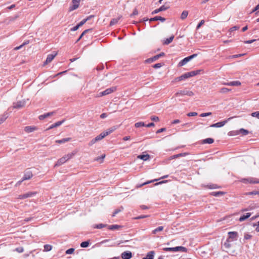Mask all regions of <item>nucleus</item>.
<instances>
[{"label":"nucleus","instance_id":"nucleus-15","mask_svg":"<svg viewBox=\"0 0 259 259\" xmlns=\"http://www.w3.org/2000/svg\"><path fill=\"white\" fill-rule=\"evenodd\" d=\"M25 105V102L24 101H19L16 103H13V108L16 109H20L24 107Z\"/></svg>","mask_w":259,"mask_h":259},{"label":"nucleus","instance_id":"nucleus-50","mask_svg":"<svg viewBox=\"0 0 259 259\" xmlns=\"http://www.w3.org/2000/svg\"><path fill=\"white\" fill-rule=\"evenodd\" d=\"M121 209H115L113 214L112 215V217H115L118 213L120 212L122 210H123V208L122 207H121Z\"/></svg>","mask_w":259,"mask_h":259},{"label":"nucleus","instance_id":"nucleus-39","mask_svg":"<svg viewBox=\"0 0 259 259\" xmlns=\"http://www.w3.org/2000/svg\"><path fill=\"white\" fill-rule=\"evenodd\" d=\"M163 226H159L157 227V228L155 229L152 231V233L153 234H156L157 232L162 231L163 230Z\"/></svg>","mask_w":259,"mask_h":259},{"label":"nucleus","instance_id":"nucleus-64","mask_svg":"<svg viewBox=\"0 0 259 259\" xmlns=\"http://www.w3.org/2000/svg\"><path fill=\"white\" fill-rule=\"evenodd\" d=\"M79 28V25L78 24H77L76 26H75L73 28H71L70 30L72 31H76Z\"/></svg>","mask_w":259,"mask_h":259},{"label":"nucleus","instance_id":"nucleus-2","mask_svg":"<svg viewBox=\"0 0 259 259\" xmlns=\"http://www.w3.org/2000/svg\"><path fill=\"white\" fill-rule=\"evenodd\" d=\"M194 93L192 91L189 90H181L179 91L175 94L176 97H179L180 96H184L187 95L188 96H193L194 95Z\"/></svg>","mask_w":259,"mask_h":259},{"label":"nucleus","instance_id":"nucleus-56","mask_svg":"<svg viewBox=\"0 0 259 259\" xmlns=\"http://www.w3.org/2000/svg\"><path fill=\"white\" fill-rule=\"evenodd\" d=\"M256 194H259V191H253L249 192L246 193V195H256Z\"/></svg>","mask_w":259,"mask_h":259},{"label":"nucleus","instance_id":"nucleus-8","mask_svg":"<svg viewBox=\"0 0 259 259\" xmlns=\"http://www.w3.org/2000/svg\"><path fill=\"white\" fill-rule=\"evenodd\" d=\"M169 7H170L168 5H166V4H165V5L161 6L159 8L154 10L152 12L151 14L154 15V14H157V13H159L160 12L164 11L168 9L169 8Z\"/></svg>","mask_w":259,"mask_h":259},{"label":"nucleus","instance_id":"nucleus-38","mask_svg":"<svg viewBox=\"0 0 259 259\" xmlns=\"http://www.w3.org/2000/svg\"><path fill=\"white\" fill-rule=\"evenodd\" d=\"M174 38V36L172 35V36H171L170 37L168 38H166L164 42V45H168L171 42H172V41L173 40Z\"/></svg>","mask_w":259,"mask_h":259},{"label":"nucleus","instance_id":"nucleus-40","mask_svg":"<svg viewBox=\"0 0 259 259\" xmlns=\"http://www.w3.org/2000/svg\"><path fill=\"white\" fill-rule=\"evenodd\" d=\"M249 183L250 184H258L259 180L253 178H249Z\"/></svg>","mask_w":259,"mask_h":259},{"label":"nucleus","instance_id":"nucleus-25","mask_svg":"<svg viewBox=\"0 0 259 259\" xmlns=\"http://www.w3.org/2000/svg\"><path fill=\"white\" fill-rule=\"evenodd\" d=\"M54 113H55L54 112H51L45 113L44 114L39 115L38 117V118L39 120L44 119L45 118L53 115Z\"/></svg>","mask_w":259,"mask_h":259},{"label":"nucleus","instance_id":"nucleus-5","mask_svg":"<svg viewBox=\"0 0 259 259\" xmlns=\"http://www.w3.org/2000/svg\"><path fill=\"white\" fill-rule=\"evenodd\" d=\"M164 55H165L164 53L161 52L158 55H156L151 58L147 59V60H146L145 62L148 63H151L157 60L159 58L164 56Z\"/></svg>","mask_w":259,"mask_h":259},{"label":"nucleus","instance_id":"nucleus-23","mask_svg":"<svg viewBox=\"0 0 259 259\" xmlns=\"http://www.w3.org/2000/svg\"><path fill=\"white\" fill-rule=\"evenodd\" d=\"M223 84L230 86H239L241 85L239 81H233L229 82L224 83Z\"/></svg>","mask_w":259,"mask_h":259},{"label":"nucleus","instance_id":"nucleus-6","mask_svg":"<svg viewBox=\"0 0 259 259\" xmlns=\"http://www.w3.org/2000/svg\"><path fill=\"white\" fill-rule=\"evenodd\" d=\"M203 70H193L190 72H186L185 74L186 75L187 78H190L193 76H194L195 75H197L198 74H200L201 73V72H203Z\"/></svg>","mask_w":259,"mask_h":259},{"label":"nucleus","instance_id":"nucleus-11","mask_svg":"<svg viewBox=\"0 0 259 259\" xmlns=\"http://www.w3.org/2000/svg\"><path fill=\"white\" fill-rule=\"evenodd\" d=\"M33 177L32 172L31 170L27 169L24 173L22 181L27 180L30 179Z\"/></svg>","mask_w":259,"mask_h":259},{"label":"nucleus","instance_id":"nucleus-31","mask_svg":"<svg viewBox=\"0 0 259 259\" xmlns=\"http://www.w3.org/2000/svg\"><path fill=\"white\" fill-rule=\"evenodd\" d=\"M121 17L122 16H120L117 18L112 19L110 22V25L113 26L117 24Z\"/></svg>","mask_w":259,"mask_h":259},{"label":"nucleus","instance_id":"nucleus-26","mask_svg":"<svg viewBox=\"0 0 259 259\" xmlns=\"http://www.w3.org/2000/svg\"><path fill=\"white\" fill-rule=\"evenodd\" d=\"M64 120H63L62 121H57V122L52 124L48 128L47 130H50L54 127H58L61 125L64 122Z\"/></svg>","mask_w":259,"mask_h":259},{"label":"nucleus","instance_id":"nucleus-20","mask_svg":"<svg viewBox=\"0 0 259 259\" xmlns=\"http://www.w3.org/2000/svg\"><path fill=\"white\" fill-rule=\"evenodd\" d=\"M37 129V128L35 126H27L25 127L24 131L26 133H29L33 132Z\"/></svg>","mask_w":259,"mask_h":259},{"label":"nucleus","instance_id":"nucleus-33","mask_svg":"<svg viewBox=\"0 0 259 259\" xmlns=\"http://www.w3.org/2000/svg\"><path fill=\"white\" fill-rule=\"evenodd\" d=\"M8 117V113H5L4 114L0 115V125L3 123Z\"/></svg>","mask_w":259,"mask_h":259},{"label":"nucleus","instance_id":"nucleus-7","mask_svg":"<svg viewBox=\"0 0 259 259\" xmlns=\"http://www.w3.org/2000/svg\"><path fill=\"white\" fill-rule=\"evenodd\" d=\"M19 17V16L18 14L9 17L4 20V22L6 24L9 25L10 23L14 22Z\"/></svg>","mask_w":259,"mask_h":259},{"label":"nucleus","instance_id":"nucleus-51","mask_svg":"<svg viewBox=\"0 0 259 259\" xmlns=\"http://www.w3.org/2000/svg\"><path fill=\"white\" fill-rule=\"evenodd\" d=\"M164 65L163 63H156L152 66V67L154 68H160Z\"/></svg>","mask_w":259,"mask_h":259},{"label":"nucleus","instance_id":"nucleus-41","mask_svg":"<svg viewBox=\"0 0 259 259\" xmlns=\"http://www.w3.org/2000/svg\"><path fill=\"white\" fill-rule=\"evenodd\" d=\"M188 15V12L187 11H184L181 14V19L182 20L185 19Z\"/></svg>","mask_w":259,"mask_h":259},{"label":"nucleus","instance_id":"nucleus-3","mask_svg":"<svg viewBox=\"0 0 259 259\" xmlns=\"http://www.w3.org/2000/svg\"><path fill=\"white\" fill-rule=\"evenodd\" d=\"M197 56V54H194L191 56H189L185 58L182 60H181L178 64V66L179 67H181L185 65L187 62L190 61L191 59L194 58Z\"/></svg>","mask_w":259,"mask_h":259},{"label":"nucleus","instance_id":"nucleus-10","mask_svg":"<svg viewBox=\"0 0 259 259\" xmlns=\"http://www.w3.org/2000/svg\"><path fill=\"white\" fill-rule=\"evenodd\" d=\"M36 192H28L24 194L20 195L19 198L21 199H24L27 198L35 196L36 194Z\"/></svg>","mask_w":259,"mask_h":259},{"label":"nucleus","instance_id":"nucleus-59","mask_svg":"<svg viewBox=\"0 0 259 259\" xmlns=\"http://www.w3.org/2000/svg\"><path fill=\"white\" fill-rule=\"evenodd\" d=\"M15 250L19 253H22L24 251V248L22 247H19L16 248Z\"/></svg>","mask_w":259,"mask_h":259},{"label":"nucleus","instance_id":"nucleus-18","mask_svg":"<svg viewBox=\"0 0 259 259\" xmlns=\"http://www.w3.org/2000/svg\"><path fill=\"white\" fill-rule=\"evenodd\" d=\"M231 241H232L229 240L227 239V240L224 243V247L226 250H225L224 249H223V251H226L227 252H229L228 250L231 247V246L232 245V244L231 243Z\"/></svg>","mask_w":259,"mask_h":259},{"label":"nucleus","instance_id":"nucleus-9","mask_svg":"<svg viewBox=\"0 0 259 259\" xmlns=\"http://www.w3.org/2000/svg\"><path fill=\"white\" fill-rule=\"evenodd\" d=\"M104 135L103 133H101L99 135L93 139L89 143L90 146H92L93 144L96 143L97 141H99L104 138Z\"/></svg>","mask_w":259,"mask_h":259},{"label":"nucleus","instance_id":"nucleus-42","mask_svg":"<svg viewBox=\"0 0 259 259\" xmlns=\"http://www.w3.org/2000/svg\"><path fill=\"white\" fill-rule=\"evenodd\" d=\"M107 225H106V224H99L95 225L94 226V228L100 229H102V228L107 227Z\"/></svg>","mask_w":259,"mask_h":259},{"label":"nucleus","instance_id":"nucleus-36","mask_svg":"<svg viewBox=\"0 0 259 259\" xmlns=\"http://www.w3.org/2000/svg\"><path fill=\"white\" fill-rule=\"evenodd\" d=\"M225 194L224 192L223 191H218V192H212L210 194L212 196L218 197L220 195H223Z\"/></svg>","mask_w":259,"mask_h":259},{"label":"nucleus","instance_id":"nucleus-29","mask_svg":"<svg viewBox=\"0 0 259 259\" xmlns=\"http://www.w3.org/2000/svg\"><path fill=\"white\" fill-rule=\"evenodd\" d=\"M154 253V251H150L147 253L146 257H144L143 259H153Z\"/></svg>","mask_w":259,"mask_h":259},{"label":"nucleus","instance_id":"nucleus-37","mask_svg":"<svg viewBox=\"0 0 259 259\" xmlns=\"http://www.w3.org/2000/svg\"><path fill=\"white\" fill-rule=\"evenodd\" d=\"M90 244V240L83 241L80 243V246L82 248H85V247H88Z\"/></svg>","mask_w":259,"mask_h":259},{"label":"nucleus","instance_id":"nucleus-57","mask_svg":"<svg viewBox=\"0 0 259 259\" xmlns=\"http://www.w3.org/2000/svg\"><path fill=\"white\" fill-rule=\"evenodd\" d=\"M205 21L204 20H201V21L199 22V23L196 26V29L198 30L199 29L200 27L203 25L204 24Z\"/></svg>","mask_w":259,"mask_h":259},{"label":"nucleus","instance_id":"nucleus-58","mask_svg":"<svg viewBox=\"0 0 259 259\" xmlns=\"http://www.w3.org/2000/svg\"><path fill=\"white\" fill-rule=\"evenodd\" d=\"M207 187L211 189H216V188H219V187H218L217 185H216V184H211V185H208Z\"/></svg>","mask_w":259,"mask_h":259},{"label":"nucleus","instance_id":"nucleus-48","mask_svg":"<svg viewBox=\"0 0 259 259\" xmlns=\"http://www.w3.org/2000/svg\"><path fill=\"white\" fill-rule=\"evenodd\" d=\"M231 90L230 89H229L227 88H222L220 89V92L221 93H227L228 92H229V91H230Z\"/></svg>","mask_w":259,"mask_h":259},{"label":"nucleus","instance_id":"nucleus-54","mask_svg":"<svg viewBox=\"0 0 259 259\" xmlns=\"http://www.w3.org/2000/svg\"><path fill=\"white\" fill-rule=\"evenodd\" d=\"M251 116L259 119V111H256L251 113Z\"/></svg>","mask_w":259,"mask_h":259},{"label":"nucleus","instance_id":"nucleus-1","mask_svg":"<svg viewBox=\"0 0 259 259\" xmlns=\"http://www.w3.org/2000/svg\"><path fill=\"white\" fill-rule=\"evenodd\" d=\"M165 251H182L186 252L187 248L184 246H176L175 247H165L163 248Z\"/></svg>","mask_w":259,"mask_h":259},{"label":"nucleus","instance_id":"nucleus-17","mask_svg":"<svg viewBox=\"0 0 259 259\" xmlns=\"http://www.w3.org/2000/svg\"><path fill=\"white\" fill-rule=\"evenodd\" d=\"M117 128V126H113L112 127H110L109 128L107 129L105 132H103V134L104 135V137L108 136V135L110 134L112 132H113L115 130H116Z\"/></svg>","mask_w":259,"mask_h":259},{"label":"nucleus","instance_id":"nucleus-28","mask_svg":"<svg viewBox=\"0 0 259 259\" xmlns=\"http://www.w3.org/2000/svg\"><path fill=\"white\" fill-rule=\"evenodd\" d=\"M71 138H63L62 139H61V140H56V143L61 144H63L66 142H69L70 141H71Z\"/></svg>","mask_w":259,"mask_h":259},{"label":"nucleus","instance_id":"nucleus-34","mask_svg":"<svg viewBox=\"0 0 259 259\" xmlns=\"http://www.w3.org/2000/svg\"><path fill=\"white\" fill-rule=\"evenodd\" d=\"M214 142V140L212 138H208L205 139H204L202 141V144H212Z\"/></svg>","mask_w":259,"mask_h":259},{"label":"nucleus","instance_id":"nucleus-19","mask_svg":"<svg viewBox=\"0 0 259 259\" xmlns=\"http://www.w3.org/2000/svg\"><path fill=\"white\" fill-rule=\"evenodd\" d=\"M67 161V160L66 159L65 156H64L58 160V161H57V162L56 163V164L55 165V166H60V165L63 164V163H64Z\"/></svg>","mask_w":259,"mask_h":259},{"label":"nucleus","instance_id":"nucleus-21","mask_svg":"<svg viewBox=\"0 0 259 259\" xmlns=\"http://www.w3.org/2000/svg\"><path fill=\"white\" fill-rule=\"evenodd\" d=\"M158 20H159V21H160L162 22H164L165 21L166 19L165 18L162 17L161 16H155V17H154L153 18L149 19V21L150 22H151V21H158Z\"/></svg>","mask_w":259,"mask_h":259},{"label":"nucleus","instance_id":"nucleus-12","mask_svg":"<svg viewBox=\"0 0 259 259\" xmlns=\"http://www.w3.org/2000/svg\"><path fill=\"white\" fill-rule=\"evenodd\" d=\"M228 235L229 237L227 239L232 241L237 239L238 233L237 232H229Z\"/></svg>","mask_w":259,"mask_h":259},{"label":"nucleus","instance_id":"nucleus-27","mask_svg":"<svg viewBox=\"0 0 259 259\" xmlns=\"http://www.w3.org/2000/svg\"><path fill=\"white\" fill-rule=\"evenodd\" d=\"M108 228L109 230H119L122 228V226L118 225H112L108 226Z\"/></svg>","mask_w":259,"mask_h":259},{"label":"nucleus","instance_id":"nucleus-32","mask_svg":"<svg viewBox=\"0 0 259 259\" xmlns=\"http://www.w3.org/2000/svg\"><path fill=\"white\" fill-rule=\"evenodd\" d=\"M137 157L138 158L143 160L144 161H146L149 159L150 155L148 154L146 155L142 154L138 155Z\"/></svg>","mask_w":259,"mask_h":259},{"label":"nucleus","instance_id":"nucleus-13","mask_svg":"<svg viewBox=\"0 0 259 259\" xmlns=\"http://www.w3.org/2000/svg\"><path fill=\"white\" fill-rule=\"evenodd\" d=\"M80 0H72V5L69 7V11H73L77 9L79 7Z\"/></svg>","mask_w":259,"mask_h":259},{"label":"nucleus","instance_id":"nucleus-24","mask_svg":"<svg viewBox=\"0 0 259 259\" xmlns=\"http://www.w3.org/2000/svg\"><path fill=\"white\" fill-rule=\"evenodd\" d=\"M186 79H187V78L186 75L185 73L184 74H182L180 76L175 78L174 79V80L172 81V82H174L180 81L181 80H185Z\"/></svg>","mask_w":259,"mask_h":259},{"label":"nucleus","instance_id":"nucleus-14","mask_svg":"<svg viewBox=\"0 0 259 259\" xmlns=\"http://www.w3.org/2000/svg\"><path fill=\"white\" fill-rule=\"evenodd\" d=\"M56 55L57 53L56 52H55L54 54H49L47 56L46 61L44 63V65H45L50 63L54 59V58L56 57Z\"/></svg>","mask_w":259,"mask_h":259},{"label":"nucleus","instance_id":"nucleus-16","mask_svg":"<svg viewBox=\"0 0 259 259\" xmlns=\"http://www.w3.org/2000/svg\"><path fill=\"white\" fill-rule=\"evenodd\" d=\"M122 259H130L132 257V253L130 251H126L122 252L121 255Z\"/></svg>","mask_w":259,"mask_h":259},{"label":"nucleus","instance_id":"nucleus-63","mask_svg":"<svg viewBox=\"0 0 259 259\" xmlns=\"http://www.w3.org/2000/svg\"><path fill=\"white\" fill-rule=\"evenodd\" d=\"M138 14V11L137 9H135L133 11V13L131 15V17H133V16L137 15Z\"/></svg>","mask_w":259,"mask_h":259},{"label":"nucleus","instance_id":"nucleus-45","mask_svg":"<svg viewBox=\"0 0 259 259\" xmlns=\"http://www.w3.org/2000/svg\"><path fill=\"white\" fill-rule=\"evenodd\" d=\"M44 251H49L52 249V246L49 244H46L44 245Z\"/></svg>","mask_w":259,"mask_h":259},{"label":"nucleus","instance_id":"nucleus-44","mask_svg":"<svg viewBox=\"0 0 259 259\" xmlns=\"http://www.w3.org/2000/svg\"><path fill=\"white\" fill-rule=\"evenodd\" d=\"M239 28H240V26H234L231 27V28H230V29L229 30V35H231V33L233 31H234L235 30H238Z\"/></svg>","mask_w":259,"mask_h":259},{"label":"nucleus","instance_id":"nucleus-62","mask_svg":"<svg viewBox=\"0 0 259 259\" xmlns=\"http://www.w3.org/2000/svg\"><path fill=\"white\" fill-rule=\"evenodd\" d=\"M151 119L153 121H159V118L157 116H152L151 117Z\"/></svg>","mask_w":259,"mask_h":259},{"label":"nucleus","instance_id":"nucleus-43","mask_svg":"<svg viewBox=\"0 0 259 259\" xmlns=\"http://www.w3.org/2000/svg\"><path fill=\"white\" fill-rule=\"evenodd\" d=\"M75 154V152H73L70 153H68L67 155H65L64 156L68 161L69 159H71Z\"/></svg>","mask_w":259,"mask_h":259},{"label":"nucleus","instance_id":"nucleus-61","mask_svg":"<svg viewBox=\"0 0 259 259\" xmlns=\"http://www.w3.org/2000/svg\"><path fill=\"white\" fill-rule=\"evenodd\" d=\"M197 115V113L195 112H192L188 113L187 115L189 117L194 116Z\"/></svg>","mask_w":259,"mask_h":259},{"label":"nucleus","instance_id":"nucleus-53","mask_svg":"<svg viewBox=\"0 0 259 259\" xmlns=\"http://www.w3.org/2000/svg\"><path fill=\"white\" fill-rule=\"evenodd\" d=\"M74 250H75V249H74V248H69V249H67V250L66 251L65 253H66V254H72V253L74 251Z\"/></svg>","mask_w":259,"mask_h":259},{"label":"nucleus","instance_id":"nucleus-60","mask_svg":"<svg viewBox=\"0 0 259 259\" xmlns=\"http://www.w3.org/2000/svg\"><path fill=\"white\" fill-rule=\"evenodd\" d=\"M211 112L203 113L200 115V117H203L211 115Z\"/></svg>","mask_w":259,"mask_h":259},{"label":"nucleus","instance_id":"nucleus-30","mask_svg":"<svg viewBox=\"0 0 259 259\" xmlns=\"http://www.w3.org/2000/svg\"><path fill=\"white\" fill-rule=\"evenodd\" d=\"M250 215H251L250 213H249V212L246 213L245 214L241 216L240 218H239V220L240 222H243V221H245L246 219L249 218L250 217Z\"/></svg>","mask_w":259,"mask_h":259},{"label":"nucleus","instance_id":"nucleus-49","mask_svg":"<svg viewBox=\"0 0 259 259\" xmlns=\"http://www.w3.org/2000/svg\"><path fill=\"white\" fill-rule=\"evenodd\" d=\"M105 154H103L101 156H99V157H96L95 159V161H99L101 160L100 162H102L103 161L104 158H105Z\"/></svg>","mask_w":259,"mask_h":259},{"label":"nucleus","instance_id":"nucleus-47","mask_svg":"<svg viewBox=\"0 0 259 259\" xmlns=\"http://www.w3.org/2000/svg\"><path fill=\"white\" fill-rule=\"evenodd\" d=\"M135 126L136 127H140L142 126H145V124L143 122H138L135 123Z\"/></svg>","mask_w":259,"mask_h":259},{"label":"nucleus","instance_id":"nucleus-55","mask_svg":"<svg viewBox=\"0 0 259 259\" xmlns=\"http://www.w3.org/2000/svg\"><path fill=\"white\" fill-rule=\"evenodd\" d=\"M88 21V19H84L82 21H81L78 25H79V27L82 26L84 24H85Z\"/></svg>","mask_w":259,"mask_h":259},{"label":"nucleus","instance_id":"nucleus-52","mask_svg":"<svg viewBox=\"0 0 259 259\" xmlns=\"http://www.w3.org/2000/svg\"><path fill=\"white\" fill-rule=\"evenodd\" d=\"M148 217H149L148 215H139V216L134 218V219L135 220H139V219H144V218H147Z\"/></svg>","mask_w":259,"mask_h":259},{"label":"nucleus","instance_id":"nucleus-46","mask_svg":"<svg viewBox=\"0 0 259 259\" xmlns=\"http://www.w3.org/2000/svg\"><path fill=\"white\" fill-rule=\"evenodd\" d=\"M238 132L243 135H247L249 133V132L247 130L244 128H241Z\"/></svg>","mask_w":259,"mask_h":259},{"label":"nucleus","instance_id":"nucleus-35","mask_svg":"<svg viewBox=\"0 0 259 259\" xmlns=\"http://www.w3.org/2000/svg\"><path fill=\"white\" fill-rule=\"evenodd\" d=\"M92 31H93V29H92V28L85 29V30H84L82 32V33L81 34V35H80L79 38L76 40V42H78V41H79L81 39V38L83 36V35L84 34H85L87 33H88L89 32H92Z\"/></svg>","mask_w":259,"mask_h":259},{"label":"nucleus","instance_id":"nucleus-22","mask_svg":"<svg viewBox=\"0 0 259 259\" xmlns=\"http://www.w3.org/2000/svg\"><path fill=\"white\" fill-rule=\"evenodd\" d=\"M227 122V120H225L223 121L218 122L216 123L212 124L210 125V127H221L223 126L225 123Z\"/></svg>","mask_w":259,"mask_h":259},{"label":"nucleus","instance_id":"nucleus-4","mask_svg":"<svg viewBox=\"0 0 259 259\" xmlns=\"http://www.w3.org/2000/svg\"><path fill=\"white\" fill-rule=\"evenodd\" d=\"M116 90V87H112L111 88L107 89L105 91L100 92L99 93V96L102 97V96L109 95V94L114 92V91H115Z\"/></svg>","mask_w":259,"mask_h":259}]
</instances>
